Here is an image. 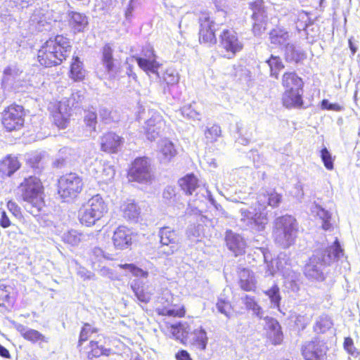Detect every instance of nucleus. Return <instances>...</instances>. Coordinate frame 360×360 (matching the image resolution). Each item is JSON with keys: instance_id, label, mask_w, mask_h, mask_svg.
<instances>
[{"instance_id": "f257e3e1", "label": "nucleus", "mask_w": 360, "mask_h": 360, "mask_svg": "<svg viewBox=\"0 0 360 360\" xmlns=\"http://www.w3.org/2000/svg\"><path fill=\"white\" fill-rule=\"evenodd\" d=\"M72 46L69 38L58 34L50 37L39 47L37 61L44 68H52L61 65L68 57Z\"/></svg>"}, {"instance_id": "f03ea898", "label": "nucleus", "mask_w": 360, "mask_h": 360, "mask_svg": "<svg viewBox=\"0 0 360 360\" xmlns=\"http://www.w3.org/2000/svg\"><path fill=\"white\" fill-rule=\"evenodd\" d=\"M80 95L72 94L68 98L52 103L49 108L52 124L58 129H65L70 124L72 110L80 104Z\"/></svg>"}, {"instance_id": "7ed1b4c3", "label": "nucleus", "mask_w": 360, "mask_h": 360, "mask_svg": "<svg viewBox=\"0 0 360 360\" xmlns=\"http://www.w3.org/2000/svg\"><path fill=\"white\" fill-rule=\"evenodd\" d=\"M298 230V223L294 217L290 214L282 215L274 220V239L284 248H288L295 243Z\"/></svg>"}, {"instance_id": "20e7f679", "label": "nucleus", "mask_w": 360, "mask_h": 360, "mask_svg": "<svg viewBox=\"0 0 360 360\" xmlns=\"http://www.w3.org/2000/svg\"><path fill=\"white\" fill-rule=\"evenodd\" d=\"M108 212V205L97 194L83 203L78 210L77 218L80 224L85 226H92Z\"/></svg>"}, {"instance_id": "39448f33", "label": "nucleus", "mask_w": 360, "mask_h": 360, "mask_svg": "<svg viewBox=\"0 0 360 360\" xmlns=\"http://www.w3.org/2000/svg\"><path fill=\"white\" fill-rule=\"evenodd\" d=\"M24 200L25 209L37 214L44 205V187L39 178L30 176L24 181Z\"/></svg>"}, {"instance_id": "423d86ee", "label": "nucleus", "mask_w": 360, "mask_h": 360, "mask_svg": "<svg viewBox=\"0 0 360 360\" xmlns=\"http://www.w3.org/2000/svg\"><path fill=\"white\" fill-rule=\"evenodd\" d=\"M174 295L166 289L157 296L154 311L158 316L181 319L186 315V307L184 304H175Z\"/></svg>"}, {"instance_id": "0eeeda50", "label": "nucleus", "mask_w": 360, "mask_h": 360, "mask_svg": "<svg viewBox=\"0 0 360 360\" xmlns=\"http://www.w3.org/2000/svg\"><path fill=\"white\" fill-rule=\"evenodd\" d=\"M129 182L148 184L154 179L153 164L148 156H139L129 164L127 171Z\"/></svg>"}, {"instance_id": "6e6552de", "label": "nucleus", "mask_w": 360, "mask_h": 360, "mask_svg": "<svg viewBox=\"0 0 360 360\" xmlns=\"http://www.w3.org/2000/svg\"><path fill=\"white\" fill-rule=\"evenodd\" d=\"M56 187L57 193L63 201L73 200L83 190V179L77 173L69 172L58 179Z\"/></svg>"}, {"instance_id": "1a4fd4ad", "label": "nucleus", "mask_w": 360, "mask_h": 360, "mask_svg": "<svg viewBox=\"0 0 360 360\" xmlns=\"http://www.w3.org/2000/svg\"><path fill=\"white\" fill-rule=\"evenodd\" d=\"M198 39L200 45L212 46L217 43L215 22L207 11H201L198 18Z\"/></svg>"}, {"instance_id": "9d476101", "label": "nucleus", "mask_w": 360, "mask_h": 360, "mask_svg": "<svg viewBox=\"0 0 360 360\" xmlns=\"http://www.w3.org/2000/svg\"><path fill=\"white\" fill-rule=\"evenodd\" d=\"M219 42L221 56L227 59L233 58L244 48L238 33L233 29H224L219 35Z\"/></svg>"}, {"instance_id": "9b49d317", "label": "nucleus", "mask_w": 360, "mask_h": 360, "mask_svg": "<svg viewBox=\"0 0 360 360\" xmlns=\"http://www.w3.org/2000/svg\"><path fill=\"white\" fill-rule=\"evenodd\" d=\"M136 234L128 226L120 224L112 232L111 241L115 250L130 249L134 242Z\"/></svg>"}, {"instance_id": "f8f14e48", "label": "nucleus", "mask_w": 360, "mask_h": 360, "mask_svg": "<svg viewBox=\"0 0 360 360\" xmlns=\"http://www.w3.org/2000/svg\"><path fill=\"white\" fill-rule=\"evenodd\" d=\"M266 206L264 205V200L259 199L254 208V213L250 217L249 210H243L241 212L243 220H248L249 223L254 226L258 231H262L265 229L269 222L268 214L266 211Z\"/></svg>"}, {"instance_id": "ddd939ff", "label": "nucleus", "mask_w": 360, "mask_h": 360, "mask_svg": "<svg viewBox=\"0 0 360 360\" xmlns=\"http://www.w3.org/2000/svg\"><path fill=\"white\" fill-rule=\"evenodd\" d=\"M328 350L326 343L314 338L302 345L301 354L304 360H325Z\"/></svg>"}, {"instance_id": "4468645a", "label": "nucleus", "mask_w": 360, "mask_h": 360, "mask_svg": "<svg viewBox=\"0 0 360 360\" xmlns=\"http://www.w3.org/2000/svg\"><path fill=\"white\" fill-rule=\"evenodd\" d=\"M2 124L8 131H18L22 127V106L12 105L3 113Z\"/></svg>"}, {"instance_id": "2eb2a0df", "label": "nucleus", "mask_w": 360, "mask_h": 360, "mask_svg": "<svg viewBox=\"0 0 360 360\" xmlns=\"http://www.w3.org/2000/svg\"><path fill=\"white\" fill-rule=\"evenodd\" d=\"M124 143V139L113 131H107L100 137V149L108 154L117 153Z\"/></svg>"}, {"instance_id": "dca6fc26", "label": "nucleus", "mask_w": 360, "mask_h": 360, "mask_svg": "<svg viewBox=\"0 0 360 360\" xmlns=\"http://www.w3.org/2000/svg\"><path fill=\"white\" fill-rule=\"evenodd\" d=\"M266 322L264 327L265 335L269 341L274 345L281 344L283 334L279 322L272 317H265Z\"/></svg>"}, {"instance_id": "f3484780", "label": "nucleus", "mask_w": 360, "mask_h": 360, "mask_svg": "<svg viewBox=\"0 0 360 360\" xmlns=\"http://www.w3.org/2000/svg\"><path fill=\"white\" fill-rule=\"evenodd\" d=\"M68 25L73 34L85 32L89 26V18L84 13L69 11L67 13Z\"/></svg>"}, {"instance_id": "a211bd4d", "label": "nucleus", "mask_w": 360, "mask_h": 360, "mask_svg": "<svg viewBox=\"0 0 360 360\" xmlns=\"http://www.w3.org/2000/svg\"><path fill=\"white\" fill-rule=\"evenodd\" d=\"M282 105L288 108H302L304 107L303 89L299 88L284 91L281 98Z\"/></svg>"}, {"instance_id": "6ab92c4d", "label": "nucleus", "mask_w": 360, "mask_h": 360, "mask_svg": "<svg viewBox=\"0 0 360 360\" xmlns=\"http://www.w3.org/2000/svg\"><path fill=\"white\" fill-rule=\"evenodd\" d=\"M145 58L135 57V60L139 67L145 72H151L155 73L160 68V63L156 60V56L152 48H147L142 51Z\"/></svg>"}, {"instance_id": "aec40b11", "label": "nucleus", "mask_w": 360, "mask_h": 360, "mask_svg": "<svg viewBox=\"0 0 360 360\" xmlns=\"http://www.w3.org/2000/svg\"><path fill=\"white\" fill-rule=\"evenodd\" d=\"M165 120L160 116L151 117L146 122L144 134L150 141L156 139L164 131Z\"/></svg>"}, {"instance_id": "412c9836", "label": "nucleus", "mask_w": 360, "mask_h": 360, "mask_svg": "<svg viewBox=\"0 0 360 360\" xmlns=\"http://www.w3.org/2000/svg\"><path fill=\"white\" fill-rule=\"evenodd\" d=\"M114 49L110 43L105 44L101 49V61L105 71L110 73H117L119 67L116 59L113 56Z\"/></svg>"}, {"instance_id": "4be33fe9", "label": "nucleus", "mask_w": 360, "mask_h": 360, "mask_svg": "<svg viewBox=\"0 0 360 360\" xmlns=\"http://www.w3.org/2000/svg\"><path fill=\"white\" fill-rule=\"evenodd\" d=\"M68 77L73 82H84L86 70L84 63L78 56H73L70 63Z\"/></svg>"}, {"instance_id": "5701e85b", "label": "nucleus", "mask_w": 360, "mask_h": 360, "mask_svg": "<svg viewBox=\"0 0 360 360\" xmlns=\"http://www.w3.org/2000/svg\"><path fill=\"white\" fill-rule=\"evenodd\" d=\"M225 241L228 248L236 256L243 255L245 252V242L240 235L233 233L231 230L227 231Z\"/></svg>"}, {"instance_id": "b1692460", "label": "nucleus", "mask_w": 360, "mask_h": 360, "mask_svg": "<svg viewBox=\"0 0 360 360\" xmlns=\"http://www.w3.org/2000/svg\"><path fill=\"white\" fill-rule=\"evenodd\" d=\"M120 210L123 218L128 221L136 222L141 217V208L134 200H128L124 202Z\"/></svg>"}, {"instance_id": "393cba45", "label": "nucleus", "mask_w": 360, "mask_h": 360, "mask_svg": "<svg viewBox=\"0 0 360 360\" xmlns=\"http://www.w3.org/2000/svg\"><path fill=\"white\" fill-rule=\"evenodd\" d=\"M238 285L245 292H255L257 281L253 273L247 268H241L239 271Z\"/></svg>"}, {"instance_id": "a878e982", "label": "nucleus", "mask_w": 360, "mask_h": 360, "mask_svg": "<svg viewBox=\"0 0 360 360\" xmlns=\"http://www.w3.org/2000/svg\"><path fill=\"white\" fill-rule=\"evenodd\" d=\"M111 348H107L100 344V341L91 340L88 345L86 356L89 359L93 360L101 356H109L112 354Z\"/></svg>"}, {"instance_id": "bb28decb", "label": "nucleus", "mask_w": 360, "mask_h": 360, "mask_svg": "<svg viewBox=\"0 0 360 360\" xmlns=\"http://www.w3.org/2000/svg\"><path fill=\"white\" fill-rule=\"evenodd\" d=\"M281 84L284 91L304 88L303 79L295 72H285L281 77Z\"/></svg>"}, {"instance_id": "cd10ccee", "label": "nucleus", "mask_w": 360, "mask_h": 360, "mask_svg": "<svg viewBox=\"0 0 360 360\" xmlns=\"http://www.w3.org/2000/svg\"><path fill=\"white\" fill-rule=\"evenodd\" d=\"M178 184L186 195H191L198 187V179L193 173H190L180 178Z\"/></svg>"}, {"instance_id": "c85d7f7f", "label": "nucleus", "mask_w": 360, "mask_h": 360, "mask_svg": "<svg viewBox=\"0 0 360 360\" xmlns=\"http://www.w3.org/2000/svg\"><path fill=\"white\" fill-rule=\"evenodd\" d=\"M20 167V163L15 158L8 156L0 162V174L1 177L11 176Z\"/></svg>"}, {"instance_id": "c756f323", "label": "nucleus", "mask_w": 360, "mask_h": 360, "mask_svg": "<svg viewBox=\"0 0 360 360\" xmlns=\"http://www.w3.org/2000/svg\"><path fill=\"white\" fill-rule=\"evenodd\" d=\"M288 38V32L284 29L276 28L271 30L269 32L270 43L274 47L284 46L285 48Z\"/></svg>"}, {"instance_id": "7c9ffc66", "label": "nucleus", "mask_w": 360, "mask_h": 360, "mask_svg": "<svg viewBox=\"0 0 360 360\" xmlns=\"http://www.w3.org/2000/svg\"><path fill=\"white\" fill-rule=\"evenodd\" d=\"M284 58L288 63L298 64L306 58V54L303 51L297 50L294 45L287 44L285 48Z\"/></svg>"}, {"instance_id": "2f4dec72", "label": "nucleus", "mask_w": 360, "mask_h": 360, "mask_svg": "<svg viewBox=\"0 0 360 360\" xmlns=\"http://www.w3.org/2000/svg\"><path fill=\"white\" fill-rule=\"evenodd\" d=\"M160 241L162 245L176 244L179 236L176 231L169 226H164L159 231Z\"/></svg>"}, {"instance_id": "473e14b6", "label": "nucleus", "mask_w": 360, "mask_h": 360, "mask_svg": "<svg viewBox=\"0 0 360 360\" xmlns=\"http://www.w3.org/2000/svg\"><path fill=\"white\" fill-rule=\"evenodd\" d=\"M159 153L162 159L170 161L177 154V150L173 142L168 139L162 140L159 146Z\"/></svg>"}, {"instance_id": "72a5a7b5", "label": "nucleus", "mask_w": 360, "mask_h": 360, "mask_svg": "<svg viewBox=\"0 0 360 360\" xmlns=\"http://www.w3.org/2000/svg\"><path fill=\"white\" fill-rule=\"evenodd\" d=\"M20 73L21 72L16 66H8L4 71L2 85L4 86V87L13 86L15 81L20 79Z\"/></svg>"}, {"instance_id": "f704fd0d", "label": "nucleus", "mask_w": 360, "mask_h": 360, "mask_svg": "<svg viewBox=\"0 0 360 360\" xmlns=\"http://www.w3.org/2000/svg\"><path fill=\"white\" fill-rule=\"evenodd\" d=\"M333 325L332 319L327 314L321 315L313 326V330L317 334H323L329 330Z\"/></svg>"}, {"instance_id": "c9c22d12", "label": "nucleus", "mask_w": 360, "mask_h": 360, "mask_svg": "<svg viewBox=\"0 0 360 360\" xmlns=\"http://www.w3.org/2000/svg\"><path fill=\"white\" fill-rule=\"evenodd\" d=\"M266 63L269 67L270 75L278 79L280 71L285 68L281 58L278 56L271 55Z\"/></svg>"}, {"instance_id": "e433bc0d", "label": "nucleus", "mask_w": 360, "mask_h": 360, "mask_svg": "<svg viewBox=\"0 0 360 360\" xmlns=\"http://www.w3.org/2000/svg\"><path fill=\"white\" fill-rule=\"evenodd\" d=\"M193 344L200 350L205 351L209 340L206 330L202 327H200L193 331Z\"/></svg>"}, {"instance_id": "4c0bfd02", "label": "nucleus", "mask_w": 360, "mask_h": 360, "mask_svg": "<svg viewBox=\"0 0 360 360\" xmlns=\"http://www.w3.org/2000/svg\"><path fill=\"white\" fill-rule=\"evenodd\" d=\"M132 290L139 302L148 304L150 301L153 294L143 284H136Z\"/></svg>"}, {"instance_id": "58836bf2", "label": "nucleus", "mask_w": 360, "mask_h": 360, "mask_svg": "<svg viewBox=\"0 0 360 360\" xmlns=\"http://www.w3.org/2000/svg\"><path fill=\"white\" fill-rule=\"evenodd\" d=\"M82 240L83 234L73 229L65 232L62 238L63 243L73 247L79 245Z\"/></svg>"}, {"instance_id": "ea45409f", "label": "nucleus", "mask_w": 360, "mask_h": 360, "mask_svg": "<svg viewBox=\"0 0 360 360\" xmlns=\"http://www.w3.org/2000/svg\"><path fill=\"white\" fill-rule=\"evenodd\" d=\"M99 331V329L89 323H84L80 330L77 346L80 347L82 344L87 341L92 334L96 333Z\"/></svg>"}, {"instance_id": "a19ab883", "label": "nucleus", "mask_w": 360, "mask_h": 360, "mask_svg": "<svg viewBox=\"0 0 360 360\" xmlns=\"http://www.w3.org/2000/svg\"><path fill=\"white\" fill-rule=\"evenodd\" d=\"M11 286L0 285V306L8 308L14 302V296L11 295Z\"/></svg>"}, {"instance_id": "79ce46f5", "label": "nucleus", "mask_w": 360, "mask_h": 360, "mask_svg": "<svg viewBox=\"0 0 360 360\" xmlns=\"http://www.w3.org/2000/svg\"><path fill=\"white\" fill-rule=\"evenodd\" d=\"M83 122L84 123L85 127L90 132H95L96 131L98 124V117L96 112L90 110H86L84 112V116L83 117Z\"/></svg>"}, {"instance_id": "37998d69", "label": "nucleus", "mask_w": 360, "mask_h": 360, "mask_svg": "<svg viewBox=\"0 0 360 360\" xmlns=\"http://www.w3.org/2000/svg\"><path fill=\"white\" fill-rule=\"evenodd\" d=\"M172 333L177 338L182 337L186 338L191 331L190 324L185 322H177L170 326Z\"/></svg>"}, {"instance_id": "c03bdc74", "label": "nucleus", "mask_w": 360, "mask_h": 360, "mask_svg": "<svg viewBox=\"0 0 360 360\" xmlns=\"http://www.w3.org/2000/svg\"><path fill=\"white\" fill-rule=\"evenodd\" d=\"M205 138L207 143L215 142L221 135V129L219 125L213 124L207 127L205 131Z\"/></svg>"}, {"instance_id": "a18cd8bd", "label": "nucleus", "mask_w": 360, "mask_h": 360, "mask_svg": "<svg viewBox=\"0 0 360 360\" xmlns=\"http://www.w3.org/2000/svg\"><path fill=\"white\" fill-rule=\"evenodd\" d=\"M243 302L248 310H252L254 314L260 316L262 314V309L256 302L254 297L246 295L243 298Z\"/></svg>"}, {"instance_id": "49530a36", "label": "nucleus", "mask_w": 360, "mask_h": 360, "mask_svg": "<svg viewBox=\"0 0 360 360\" xmlns=\"http://www.w3.org/2000/svg\"><path fill=\"white\" fill-rule=\"evenodd\" d=\"M119 267L122 269H127L131 274L136 277L147 278L148 272L136 266L134 264H120Z\"/></svg>"}, {"instance_id": "de8ad7c7", "label": "nucleus", "mask_w": 360, "mask_h": 360, "mask_svg": "<svg viewBox=\"0 0 360 360\" xmlns=\"http://www.w3.org/2000/svg\"><path fill=\"white\" fill-rule=\"evenodd\" d=\"M262 195L264 197V200H267V205L273 208L278 207L282 201V195L275 191L267 192L266 193H264Z\"/></svg>"}, {"instance_id": "09e8293b", "label": "nucleus", "mask_w": 360, "mask_h": 360, "mask_svg": "<svg viewBox=\"0 0 360 360\" xmlns=\"http://www.w3.org/2000/svg\"><path fill=\"white\" fill-rule=\"evenodd\" d=\"M279 292V287L277 284H274L269 290L264 291V294L268 296L272 304L278 307L281 300Z\"/></svg>"}, {"instance_id": "8fccbe9b", "label": "nucleus", "mask_w": 360, "mask_h": 360, "mask_svg": "<svg viewBox=\"0 0 360 360\" xmlns=\"http://www.w3.org/2000/svg\"><path fill=\"white\" fill-rule=\"evenodd\" d=\"M304 274L309 279L323 280V274L316 266L311 264L306 265Z\"/></svg>"}, {"instance_id": "3c124183", "label": "nucleus", "mask_w": 360, "mask_h": 360, "mask_svg": "<svg viewBox=\"0 0 360 360\" xmlns=\"http://www.w3.org/2000/svg\"><path fill=\"white\" fill-rule=\"evenodd\" d=\"M320 155L324 167L328 170L334 169V158L326 148H323L320 151Z\"/></svg>"}, {"instance_id": "603ef678", "label": "nucleus", "mask_w": 360, "mask_h": 360, "mask_svg": "<svg viewBox=\"0 0 360 360\" xmlns=\"http://www.w3.org/2000/svg\"><path fill=\"white\" fill-rule=\"evenodd\" d=\"M24 338L33 343L46 341L45 337L41 333L32 329L28 330L24 333Z\"/></svg>"}, {"instance_id": "864d4df0", "label": "nucleus", "mask_w": 360, "mask_h": 360, "mask_svg": "<svg viewBox=\"0 0 360 360\" xmlns=\"http://www.w3.org/2000/svg\"><path fill=\"white\" fill-rule=\"evenodd\" d=\"M115 174V170L111 165H104L100 174L101 181L107 183L112 179Z\"/></svg>"}, {"instance_id": "5fc2aeb1", "label": "nucleus", "mask_w": 360, "mask_h": 360, "mask_svg": "<svg viewBox=\"0 0 360 360\" xmlns=\"http://www.w3.org/2000/svg\"><path fill=\"white\" fill-rule=\"evenodd\" d=\"M310 319L306 315L298 314L295 316L294 326L298 330H303L309 325Z\"/></svg>"}, {"instance_id": "6e6d98bb", "label": "nucleus", "mask_w": 360, "mask_h": 360, "mask_svg": "<svg viewBox=\"0 0 360 360\" xmlns=\"http://www.w3.org/2000/svg\"><path fill=\"white\" fill-rule=\"evenodd\" d=\"M216 307L217 308V310L220 313L224 314L227 317H229L230 315L228 309H230L231 307V305L229 301L225 300L224 299L222 298H219L216 303Z\"/></svg>"}, {"instance_id": "4d7b16f0", "label": "nucleus", "mask_w": 360, "mask_h": 360, "mask_svg": "<svg viewBox=\"0 0 360 360\" xmlns=\"http://www.w3.org/2000/svg\"><path fill=\"white\" fill-rule=\"evenodd\" d=\"M264 0H254L249 4V8L253 11L252 18L258 13L264 11Z\"/></svg>"}, {"instance_id": "13d9d810", "label": "nucleus", "mask_w": 360, "mask_h": 360, "mask_svg": "<svg viewBox=\"0 0 360 360\" xmlns=\"http://www.w3.org/2000/svg\"><path fill=\"white\" fill-rule=\"evenodd\" d=\"M323 110H328L333 111H341L343 108L338 103H330L327 99H323L321 103Z\"/></svg>"}, {"instance_id": "bf43d9fd", "label": "nucleus", "mask_w": 360, "mask_h": 360, "mask_svg": "<svg viewBox=\"0 0 360 360\" xmlns=\"http://www.w3.org/2000/svg\"><path fill=\"white\" fill-rule=\"evenodd\" d=\"M343 347L344 349L350 354H354L356 350L354 345V341L350 337H347L345 338Z\"/></svg>"}, {"instance_id": "052dcab7", "label": "nucleus", "mask_w": 360, "mask_h": 360, "mask_svg": "<svg viewBox=\"0 0 360 360\" xmlns=\"http://www.w3.org/2000/svg\"><path fill=\"white\" fill-rule=\"evenodd\" d=\"M90 255L91 259L94 260L105 257L104 251L100 247H95L94 248H93L91 251Z\"/></svg>"}, {"instance_id": "680f3d73", "label": "nucleus", "mask_w": 360, "mask_h": 360, "mask_svg": "<svg viewBox=\"0 0 360 360\" xmlns=\"http://www.w3.org/2000/svg\"><path fill=\"white\" fill-rule=\"evenodd\" d=\"M176 360H193L188 351L180 349L175 354Z\"/></svg>"}, {"instance_id": "e2e57ef3", "label": "nucleus", "mask_w": 360, "mask_h": 360, "mask_svg": "<svg viewBox=\"0 0 360 360\" xmlns=\"http://www.w3.org/2000/svg\"><path fill=\"white\" fill-rule=\"evenodd\" d=\"M332 248L333 249V254L334 257H339L342 255L343 250L342 249L338 238H336L333 242Z\"/></svg>"}, {"instance_id": "0e129e2a", "label": "nucleus", "mask_w": 360, "mask_h": 360, "mask_svg": "<svg viewBox=\"0 0 360 360\" xmlns=\"http://www.w3.org/2000/svg\"><path fill=\"white\" fill-rule=\"evenodd\" d=\"M41 157L39 156V155H35L32 158H30L28 160H27V164H29L30 165V167H33V168H38L39 167V163H40V161H41Z\"/></svg>"}, {"instance_id": "69168bd1", "label": "nucleus", "mask_w": 360, "mask_h": 360, "mask_svg": "<svg viewBox=\"0 0 360 360\" xmlns=\"http://www.w3.org/2000/svg\"><path fill=\"white\" fill-rule=\"evenodd\" d=\"M317 215L319 216V219L322 220V221L331 219V215L330 213L322 208L318 210Z\"/></svg>"}, {"instance_id": "338daca9", "label": "nucleus", "mask_w": 360, "mask_h": 360, "mask_svg": "<svg viewBox=\"0 0 360 360\" xmlns=\"http://www.w3.org/2000/svg\"><path fill=\"white\" fill-rule=\"evenodd\" d=\"M10 220L8 217H7L5 212H2L1 217L0 219V225L3 228H7L10 226Z\"/></svg>"}, {"instance_id": "774afa93", "label": "nucleus", "mask_w": 360, "mask_h": 360, "mask_svg": "<svg viewBox=\"0 0 360 360\" xmlns=\"http://www.w3.org/2000/svg\"><path fill=\"white\" fill-rule=\"evenodd\" d=\"M8 208L11 212L13 213V214L17 215L18 213H20V207L16 205L15 202L9 201L8 202Z\"/></svg>"}]
</instances>
